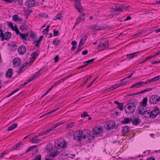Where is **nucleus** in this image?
<instances>
[{
  "mask_svg": "<svg viewBox=\"0 0 160 160\" xmlns=\"http://www.w3.org/2000/svg\"><path fill=\"white\" fill-rule=\"evenodd\" d=\"M67 145V143L62 138L57 139L54 143L55 147L57 149L65 148L66 147Z\"/></svg>",
  "mask_w": 160,
  "mask_h": 160,
  "instance_id": "nucleus-1",
  "label": "nucleus"
},
{
  "mask_svg": "<svg viewBox=\"0 0 160 160\" xmlns=\"http://www.w3.org/2000/svg\"><path fill=\"white\" fill-rule=\"evenodd\" d=\"M136 105L134 104L133 102H128V103L125 106V107L126 106H128L127 108L128 109L129 112L126 110L125 108H124L125 111V112L128 114H132L133 113L136 109Z\"/></svg>",
  "mask_w": 160,
  "mask_h": 160,
  "instance_id": "nucleus-2",
  "label": "nucleus"
},
{
  "mask_svg": "<svg viewBox=\"0 0 160 160\" xmlns=\"http://www.w3.org/2000/svg\"><path fill=\"white\" fill-rule=\"evenodd\" d=\"M74 139L79 142H81L82 139H83V132L82 130L77 131L73 134Z\"/></svg>",
  "mask_w": 160,
  "mask_h": 160,
  "instance_id": "nucleus-3",
  "label": "nucleus"
},
{
  "mask_svg": "<svg viewBox=\"0 0 160 160\" xmlns=\"http://www.w3.org/2000/svg\"><path fill=\"white\" fill-rule=\"evenodd\" d=\"M85 133L84 135L83 134V139H84L86 138H88V141L91 142L94 140L95 138L94 136H90L91 135V131L89 130H87L85 131Z\"/></svg>",
  "mask_w": 160,
  "mask_h": 160,
  "instance_id": "nucleus-4",
  "label": "nucleus"
},
{
  "mask_svg": "<svg viewBox=\"0 0 160 160\" xmlns=\"http://www.w3.org/2000/svg\"><path fill=\"white\" fill-rule=\"evenodd\" d=\"M159 96L157 95H152L150 98L149 101L151 104H155L159 101Z\"/></svg>",
  "mask_w": 160,
  "mask_h": 160,
  "instance_id": "nucleus-5",
  "label": "nucleus"
},
{
  "mask_svg": "<svg viewBox=\"0 0 160 160\" xmlns=\"http://www.w3.org/2000/svg\"><path fill=\"white\" fill-rule=\"evenodd\" d=\"M109 46L108 42L107 40L104 41V43H101L98 45V49L100 51L104 50Z\"/></svg>",
  "mask_w": 160,
  "mask_h": 160,
  "instance_id": "nucleus-6",
  "label": "nucleus"
},
{
  "mask_svg": "<svg viewBox=\"0 0 160 160\" xmlns=\"http://www.w3.org/2000/svg\"><path fill=\"white\" fill-rule=\"evenodd\" d=\"M75 4V8L78 10V12L82 13L83 10V8L81 5V0H74Z\"/></svg>",
  "mask_w": 160,
  "mask_h": 160,
  "instance_id": "nucleus-7",
  "label": "nucleus"
},
{
  "mask_svg": "<svg viewBox=\"0 0 160 160\" xmlns=\"http://www.w3.org/2000/svg\"><path fill=\"white\" fill-rule=\"evenodd\" d=\"M160 111L158 108L156 107L153 110L150 112L149 117L153 118L156 117L159 114Z\"/></svg>",
  "mask_w": 160,
  "mask_h": 160,
  "instance_id": "nucleus-8",
  "label": "nucleus"
},
{
  "mask_svg": "<svg viewBox=\"0 0 160 160\" xmlns=\"http://www.w3.org/2000/svg\"><path fill=\"white\" fill-rule=\"evenodd\" d=\"M106 128L108 130H110L113 129L115 128V122L113 121H111L107 122L106 123Z\"/></svg>",
  "mask_w": 160,
  "mask_h": 160,
  "instance_id": "nucleus-9",
  "label": "nucleus"
},
{
  "mask_svg": "<svg viewBox=\"0 0 160 160\" xmlns=\"http://www.w3.org/2000/svg\"><path fill=\"white\" fill-rule=\"evenodd\" d=\"M11 36L12 34L10 32H6L3 34V37L1 38H2L1 40V41H3L4 40L7 41L8 40Z\"/></svg>",
  "mask_w": 160,
  "mask_h": 160,
  "instance_id": "nucleus-10",
  "label": "nucleus"
},
{
  "mask_svg": "<svg viewBox=\"0 0 160 160\" xmlns=\"http://www.w3.org/2000/svg\"><path fill=\"white\" fill-rule=\"evenodd\" d=\"M102 127H96L93 129L92 133L94 135H97L99 134L101 132L103 131Z\"/></svg>",
  "mask_w": 160,
  "mask_h": 160,
  "instance_id": "nucleus-11",
  "label": "nucleus"
},
{
  "mask_svg": "<svg viewBox=\"0 0 160 160\" xmlns=\"http://www.w3.org/2000/svg\"><path fill=\"white\" fill-rule=\"evenodd\" d=\"M138 110V113L140 114H143V112H147L146 106H143L141 105L137 109V111Z\"/></svg>",
  "mask_w": 160,
  "mask_h": 160,
  "instance_id": "nucleus-12",
  "label": "nucleus"
},
{
  "mask_svg": "<svg viewBox=\"0 0 160 160\" xmlns=\"http://www.w3.org/2000/svg\"><path fill=\"white\" fill-rule=\"evenodd\" d=\"M26 47L23 46H21L18 48V52L19 54L21 55H23L26 52Z\"/></svg>",
  "mask_w": 160,
  "mask_h": 160,
  "instance_id": "nucleus-13",
  "label": "nucleus"
},
{
  "mask_svg": "<svg viewBox=\"0 0 160 160\" xmlns=\"http://www.w3.org/2000/svg\"><path fill=\"white\" fill-rule=\"evenodd\" d=\"M89 28L91 29L96 30H99L103 29L101 26H98L97 25H90L89 26Z\"/></svg>",
  "mask_w": 160,
  "mask_h": 160,
  "instance_id": "nucleus-14",
  "label": "nucleus"
},
{
  "mask_svg": "<svg viewBox=\"0 0 160 160\" xmlns=\"http://www.w3.org/2000/svg\"><path fill=\"white\" fill-rule=\"evenodd\" d=\"M21 62V60L19 58H15L13 60V64L14 67H18Z\"/></svg>",
  "mask_w": 160,
  "mask_h": 160,
  "instance_id": "nucleus-15",
  "label": "nucleus"
},
{
  "mask_svg": "<svg viewBox=\"0 0 160 160\" xmlns=\"http://www.w3.org/2000/svg\"><path fill=\"white\" fill-rule=\"evenodd\" d=\"M35 3V0H27L26 2V5L29 7H33Z\"/></svg>",
  "mask_w": 160,
  "mask_h": 160,
  "instance_id": "nucleus-16",
  "label": "nucleus"
},
{
  "mask_svg": "<svg viewBox=\"0 0 160 160\" xmlns=\"http://www.w3.org/2000/svg\"><path fill=\"white\" fill-rule=\"evenodd\" d=\"M143 85H144L143 81H140L133 84L130 88H137L141 87Z\"/></svg>",
  "mask_w": 160,
  "mask_h": 160,
  "instance_id": "nucleus-17",
  "label": "nucleus"
},
{
  "mask_svg": "<svg viewBox=\"0 0 160 160\" xmlns=\"http://www.w3.org/2000/svg\"><path fill=\"white\" fill-rule=\"evenodd\" d=\"M132 121V118H125L123 120L121 121L120 122L122 124H127L130 123Z\"/></svg>",
  "mask_w": 160,
  "mask_h": 160,
  "instance_id": "nucleus-18",
  "label": "nucleus"
},
{
  "mask_svg": "<svg viewBox=\"0 0 160 160\" xmlns=\"http://www.w3.org/2000/svg\"><path fill=\"white\" fill-rule=\"evenodd\" d=\"M41 141V139L37 136H36L34 138H32L30 142L32 143H39Z\"/></svg>",
  "mask_w": 160,
  "mask_h": 160,
  "instance_id": "nucleus-19",
  "label": "nucleus"
},
{
  "mask_svg": "<svg viewBox=\"0 0 160 160\" xmlns=\"http://www.w3.org/2000/svg\"><path fill=\"white\" fill-rule=\"evenodd\" d=\"M59 108H57L54 109V110H53L48 113H45V114H43V115L41 116L40 117V118H42L44 117H46L48 115L51 113L54 112H56V111L59 110Z\"/></svg>",
  "mask_w": 160,
  "mask_h": 160,
  "instance_id": "nucleus-20",
  "label": "nucleus"
},
{
  "mask_svg": "<svg viewBox=\"0 0 160 160\" xmlns=\"http://www.w3.org/2000/svg\"><path fill=\"white\" fill-rule=\"evenodd\" d=\"M12 69L11 68L9 69L6 74V77L8 78H10L12 77Z\"/></svg>",
  "mask_w": 160,
  "mask_h": 160,
  "instance_id": "nucleus-21",
  "label": "nucleus"
},
{
  "mask_svg": "<svg viewBox=\"0 0 160 160\" xmlns=\"http://www.w3.org/2000/svg\"><path fill=\"white\" fill-rule=\"evenodd\" d=\"M130 129V127L128 126H125L123 128L122 132V134L124 136L125 135L126 133L128 132Z\"/></svg>",
  "mask_w": 160,
  "mask_h": 160,
  "instance_id": "nucleus-22",
  "label": "nucleus"
},
{
  "mask_svg": "<svg viewBox=\"0 0 160 160\" xmlns=\"http://www.w3.org/2000/svg\"><path fill=\"white\" fill-rule=\"evenodd\" d=\"M43 36H41L39 37V39L38 40H36L35 42L33 43V44L36 47L38 48L39 43L41 40H42V38H43Z\"/></svg>",
  "mask_w": 160,
  "mask_h": 160,
  "instance_id": "nucleus-23",
  "label": "nucleus"
},
{
  "mask_svg": "<svg viewBox=\"0 0 160 160\" xmlns=\"http://www.w3.org/2000/svg\"><path fill=\"white\" fill-rule=\"evenodd\" d=\"M33 62V60H31L30 61H29L28 62H25V63L22 64V66L19 69L22 71V70L25 67L28 65H31L32 63Z\"/></svg>",
  "mask_w": 160,
  "mask_h": 160,
  "instance_id": "nucleus-24",
  "label": "nucleus"
},
{
  "mask_svg": "<svg viewBox=\"0 0 160 160\" xmlns=\"http://www.w3.org/2000/svg\"><path fill=\"white\" fill-rule=\"evenodd\" d=\"M72 76V75H68V76H67L65 78H62V79H61V80H60L58 81V82H55L54 83V85L52 86L53 87H55L58 84H59L61 82V81H62V80L64 81L65 79H66L67 78H70V77H71Z\"/></svg>",
  "mask_w": 160,
  "mask_h": 160,
  "instance_id": "nucleus-25",
  "label": "nucleus"
},
{
  "mask_svg": "<svg viewBox=\"0 0 160 160\" xmlns=\"http://www.w3.org/2000/svg\"><path fill=\"white\" fill-rule=\"evenodd\" d=\"M132 123L134 125H137L141 122V120L139 118H136L132 121Z\"/></svg>",
  "mask_w": 160,
  "mask_h": 160,
  "instance_id": "nucleus-26",
  "label": "nucleus"
},
{
  "mask_svg": "<svg viewBox=\"0 0 160 160\" xmlns=\"http://www.w3.org/2000/svg\"><path fill=\"white\" fill-rule=\"evenodd\" d=\"M12 20L15 22H20L22 20V19L19 18L18 15L16 14L12 16Z\"/></svg>",
  "mask_w": 160,
  "mask_h": 160,
  "instance_id": "nucleus-27",
  "label": "nucleus"
},
{
  "mask_svg": "<svg viewBox=\"0 0 160 160\" xmlns=\"http://www.w3.org/2000/svg\"><path fill=\"white\" fill-rule=\"evenodd\" d=\"M150 112L148 111H147V112H143V114H140L142 116L143 118H145L147 119L148 118H151L149 117Z\"/></svg>",
  "mask_w": 160,
  "mask_h": 160,
  "instance_id": "nucleus-28",
  "label": "nucleus"
},
{
  "mask_svg": "<svg viewBox=\"0 0 160 160\" xmlns=\"http://www.w3.org/2000/svg\"><path fill=\"white\" fill-rule=\"evenodd\" d=\"M17 126L18 124L17 123L13 124L8 128L7 130L8 131H11L13 130L16 127H17Z\"/></svg>",
  "mask_w": 160,
  "mask_h": 160,
  "instance_id": "nucleus-29",
  "label": "nucleus"
},
{
  "mask_svg": "<svg viewBox=\"0 0 160 160\" xmlns=\"http://www.w3.org/2000/svg\"><path fill=\"white\" fill-rule=\"evenodd\" d=\"M5 2H17L18 3V4H19L22 3V0H3Z\"/></svg>",
  "mask_w": 160,
  "mask_h": 160,
  "instance_id": "nucleus-30",
  "label": "nucleus"
},
{
  "mask_svg": "<svg viewBox=\"0 0 160 160\" xmlns=\"http://www.w3.org/2000/svg\"><path fill=\"white\" fill-rule=\"evenodd\" d=\"M39 52L38 50L34 52L31 54V57L35 59L38 56Z\"/></svg>",
  "mask_w": 160,
  "mask_h": 160,
  "instance_id": "nucleus-31",
  "label": "nucleus"
},
{
  "mask_svg": "<svg viewBox=\"0 0 160 160\" xmlns=\"http://www.w3.org/2000/svg\"><path fill=\"white\" fill-rule=\"evenodd\" d=\"M138 52H135L130 54H127V57L128 58L130 59L132 58L135 57H136L137 55Z\"/></svg>",
  "mask_w": 160,
  "mask_h": 160,
  "instance_id": "nucleus-32",
  "label": "nucleus"
},
{
  "mask_svg": "<svg viewBox=\"0 0 160 160\" xmlns=\"http://www.w3.org/2000/svg\"><path fill=\"white\" fill-rule=\"evenodd\" d=\"M71 44L72 45V46L71 48V50L72 51H74L75 50V49H76L77 47V43L76 41H73L72 42Z\"/></svg>",
  "mask_w": 160,
  "mask_h": 160,
  "instance_id": "nucleus-33",
  "label": "nucleus"
},
{
  "mask_svg": "<svg viewBox=\"0 0 160 160\" xmlns=\"http://www.w3.org/2000/svg\"><path fill=\"white\" fill-rule=\"evenodd\" d=\"M20 28L22 31H23L24 30H28V27L25 23H23L20 26Z\"/></svg>",
  "mask_w": 160,
  "mask_h": 160,
  "instance_id": "nucleus-34",
  "label": "nucleus"
},
{
  "mask_svg": "<svg viewBox=\"0 0 160 160\" xmlns=\"http://www.w3.org/2000/svg\"><path fill=\"white\" fill-rule=\"evenodd\" d=\"M147 100L148 98H144L142 101L141 102V105L146 106L147 105Z\"/></svg>",
  "mask_w": 160,
  "mask_h": 160,
  "instance_id": "nucleus-35",
  "label": "nucleus"
},
{
  "mask_svg": "<svg viewBox=\"0 0 160 160\" xmlns=\"http://www.w3.org/2000/svg\"><path fill=\"white\" fill-rule=\"evenodd\" d=\"M24 12L26 14V16L27 17L26 18L27 19L28 16L32 12V10L28 9L25 10Z\"/></svg>",
  "mask_w": 160,
  "mask_h": 160,
  "instance_id": "nucleus-36",
  "label": "nucleus"
},
{
  "mask_svg": "<svg viewBox=\"0 0 160 160\" xmlns=\"http://www.w3.org/2000/svg\"><path fill=\"white\" fill-rule=\"evenodd\" d=\"M41 74L39 70L38 72H36L35 74L32 77L29 79V81H32L35 78L37 77L38 75Z\"/></svg>",
  "mask_w": 160,
  "mask_h": 160,
  "instance_id": "nucleus-37",
  "label": "nucleus"
},
{
  "mask_svg": "<svg viewBox=\"0 0 160 160\" xmlns=\"http://www.w3.org/2000/svg\"><path fill=\"white\" fill-rule=\"evenodd\" d=\"M82 38L81 39H82L83 40L86 41L88 38V34L87 32L83 33L82 35Z\"/></svg>",
  "mask_w": 160,
  "mask_h": 160,
  "instance_id": "nucleus-38",
  "label": "nucleus"
},
{
  "mask_svg": "<svg viewBox=\"0 0 160 160\" xmlns=\"http://www.w3.org/2000/svg\"><path fill=\"white\" fill-rule=\"evenodd\" d=\"M126 78H124L121 81V82L118 84L120 87L125 85L128 82L127 81L125 80Z\"/></svg>",
  "mask_w": 160,
  "mask_h": 160,
  "instance_id": "nucleus-39",
  "label": "nucleus"
},
{
  "mask_svg": "<svg viewBox=\"0 0 160 160\" xmlns=\"http://www.w3.org/2000/svg\"><path fill=\"white\" fill-rule=\"evenodd\" d=\"M81 18L82 16H79V17L78 18L77 20L75 22V24L73 28V29H74L75 28L76 25H78L80 22Z\"/></svg>",
  "mask_w": 160,
  "mask_h": 160,
  "instance_id": "nucleus-40",
  "label": "nucleus"
},
{
  "mask_svg": "<svg viewBox=\"0 0 160 160\" xmlns=\"http://www.w3.org/2000/svg\"><path fill=\"white\" fill-rule=\"evenodd\" d=\"M20 90V89L17 88L16 90L13 91L12 92H11V93H10L8 95L6 96V97H7V98H8L9 97H10L11 96H12V95H13V94H14V93H15V92H16L17 91H19Z\"/></svg>",
  "mask_w": 160,
  "mask_h": 160,
  "instance_id": "nucleus-41",
  "label": "nucleus"
},
{
  "mask_svg": "<svg viewBox=\"0 0 160 160\" xmlns=\"http://www.w3.org/2000/svg\"><path fill=\"white\" fill-rule=\"evenodd\" d=\"M50 27V25H47V28L45 29H44L42 31V32L44 34H48V32L49 31V27Z\"/></svg>",
  "mask_w": 160,
  "mask_h": 160,
  "instance_id": "nucleus-42",
  "label": "nucleus"
},
{
  "mask_svg": "<svg viewBox=\"0 0 160 160\" xmlns=\"http://www.w3.org/2000/svg\"><path fill=\"white\" fill-rule=\"evenodd\" d=\"M22 144L21 142H19L18 144H16L15 145V147H14L11 150H18V148L19 147L20 145H22Z\"/></svg>",
  "mask_w": 160,
  "mask_h": 160,
  "instance_id": "nucleus-43",
  "label": "nucleus"
},
{
  "mask_svg": "<svg viewBox=\"0 0 160 160\" xmlns=\"http://www.w3.org/2000/svg\"><path fill=\"white\" fill-rule=\"evenodd\" d=\"M62 16L61 14H59L57 15L53 18V20H61Z\"/></svg>",
  "mask_w": 160,
  "mask_h": 160,
  "instance_id": "nucleus-44",
  "label": "nucleus"
},
{
  "mask_svg": "<svg viewBox=\"0 0 160 160\" xmlns=\"http://www.w3.org/2000/svg\"><path fill=\"white\" fill-rule=\"evenodd\" d=\"M152 88H147L145 89L142 90L141 91V92H142V93H143L146 92H149L151 91L152 90Z\"/></svg>",
  "mask_w": 160,
  "mask_h": 160,
  "instance_id": "nucleus-45",
  "label": "nucleus"
},
{
  "mask_svg": "<svg viewBox=\"0 0 160 160\" xmlns=\"http://www.w3.org/2000/svg\"><path fill=\"white\" fill-rule=\"evenodd\" d=\"M115 8L113 9L114 11H119L122 12V11L121 10L120 7L119 6H117L116 5H115Z\"/></svg>",
  "mask_w": 160,
  "mask_h": 160,
  "instance_id": "nucleus-46",
  "label": "nucleus"
},
{
  "mask_svg": "<svg viewBox=\"0 0 160 160\" xmlns=\"http://www.w3.org/2000/svg\"><path fill=\"white\" fill-rule=\"evenodd\" d=\"M20 38L22 39L24 41H26L27 38L26 37L24 34V33H21L20 34Z\"/></svg>",
  "mask_w": 160,
  "mask_h": 160,
  "instance_id": "nucleus-47",
  "label": "nucleus"
},
{
  "mask_svg": "<svg viewBox=\"0 0 160 160\" xmlns=\"http://www.w3.org/2000/svg\"><path fill=\"white\" fill-rule=\"evenodd\" d=\"M160 76H157L152 78V81L153 82H155L159 80L160 79Z\"/></svg>",
  "mask_w": 160,
  "mask_h": 160,
  "instance_id": "nucleus-48",
  "label": "nucleus"
},
{
  "mask_svg": "<svg viewBox=\"0 0 160 160\" xmlns=\"http://www.w3.org/2000/svg\"><path fill=\"white\" fill-rule=\"evenodd\" d=\"M118 108L121 111H122L123 110V104L122 103H120L118 105Z\"/></svg>",
  "mask_w": 160,
  "mask_h": 160,
  "instance_id": "nucleus-49",
  "label": "nucleus"
},
{
  "mask_svg": "<svg viewBox=\"0 0 160 160\" xmlns=\"http://www.w3.org/2000/svg\"><path fill=\"white\" fill-rule=\"evenodd\" d=\"M144 32L143 31H142L140 32H138L137 33L133 35V36L135 37V38L138 37V35L139 36L142 34H143Z\"/></svg>",
  "mask_w": 160,
  "mask_h": 160,
  "instance_id": "nucleus-50",
  "label": "nucleus"
},
{
  "mask_svg": "<svg viewBox=\"0 0 160 160\" xmlns=\"http://www.w3.org/2000/svg\"><path fill=\"white\" fill-rule=\"evenodd\" d=\"M58 154L57 152H56L54 153H51L50 155L49 156L52 157H56Z\"/></svg>",
  "mask_w": 160,
  "mask_h": 160,
  "instance_id": "nucleus-51",
  "label": "nucleus"
},
{
  "mask_svg": "<svg viewBox=\"0 0 160 160\" xmlns=\"http://www.w3.org/2000/svg\"><path fill=\"white\" fill-rule=\"evenodd\" d=\"M119 87L120 86L118 84H114L113 86L111 87V90H112Z\"/></svg>",
  "mask_w": 160,
  "mask_h": 160,
  "instance_id": "nucleus-52",
  "label": "nucleus"
},
{
  "mask_svg": "<svg viewBox=\"0 0 160 160\" xmlns=\"http://www.w3.org/2000/svg\"><path fill=\"white\" fill-rule=\"evenodd\" d=\"M8 23V25L10 27L12 30H14V28L13 26V24L12 22H7Z\"/></svg>",
  "mask_w": 160,
  "mask_h": 160,
  "instance_id": "nucleus-53",
  "label": "nucleus"
},
{
  "mask_svg": "<svg viewBox=\"0 0 160 160\" xmlns=\"http://www.w3.org/2000/svg\"><path fill=\"white\" fill-rule=\"evenodd\" d=\"M60 42V40H58L57 41L56 39H55L53 42V44L55 45H58L59 43Z\"/></svg>",
  "mask_w": 160,
  "mask_h": 160,
  "instance_id": "nucleus-54",
  "label": "nucleus"
},
{
  "mask_svg": "<svg viewBox=\"0 0 160 160\" xmlns=\"http://www.w3.org/2000/svg\"><path fill=\"white\" fill-rule=\"evenodd\" d=\"M15 26L16 27V29H14V30H13L15 31L16 33L17 34H19V35H20V34H21L22 33H20L19 31L18 30L17 25H15Z\"/></svg>",
  "mask_w": 160,
  "mask_h": 160,
  "instance_id": "nucleus-55",
  "label": "nucleus"
},
{
  "mask_svg": "<svg viewBox=\"0 0 160 160\" xmlns=\"http://www.w3.org/2000/svg\"><path fill=\"white\" fill-rule=\"evenodd\" d=\"M41 160V155H39L38 156H36L34 159L32 160Z\"/></svg>",
  "mask_w": 160,
  "mask_h": 160,
  "instance_id": "nucleus-56",
  "label": "nucleus"
},
{
  "mask_svg": "<svg viewBox=\"0 0 160 160\" xmlns=\"http://www.w3.org/2000/svg\"><path fill=\"white\" fill-rule=\"evenodd\" d=\"M53 32L54 36H56L58 35L59 34V31L58 30H56L55 29H54Z\"/></svg>",
  "mask_w": 160,
  "mask_h": 160,
  "instance_id": "nucleus-57",
  "label": "nucleus"
},
{
  "mask_svg": "<svg viewBox=\"0 0 160 160\" xmlns=\"http://www.w3.org/2000/svg\"><path fill=\"white\" fill-rule=\"evenodd\" d=\"M74 122H71L70 124L67 125L66 126L67 128H70L73 127Z\"/></svg>",
  "mask_w": 160,
  "mask_h": 160,
  "instance_id": "nucleus-58",
  "label": "nucleus"
},
{
  "mask_svg": "<svg viewBox=\"0 0 160 160\" xmlns=\"http://www.w3.org/2000/svg\"><path fill=\"white\" fill-rule=\"evenodd\" d=\"M95 59V58H93L91 60H88L87 61H86V62H83V63H87L88 64L91 63L93 61H94V60Z\"/></svg>",
  "mask_w": 160,
  "mask_h": 160,
  "instance_id": "nucleus-59",
  "label": "nucleus"
},
{
  "mask_svg": "<svg viewBox=\"0 0 160 160\" xmlns=\"http://www.w3.org/2000/svg\"><path fill=\"white\" fill-rule=\"evenodd\" d=\"M152 79H151L147 80L145 82H143L144 84L145 85V84H147L150 83H151V82H153L152 81Z\"/></svg>",
  "mask_w": 160,
  "mask_h": 160,
  "instance_id": "nucleus-60",
  "label": "nucleus"
},
{
  "mask_svg": "<svg viewBox=\"0 0 160 160\" xmlns=\"http://www.w3.org/2000/svg\"><path fill=\"white\" fill-rule=\"evenodd\" d=\"M36 146H35V145L33 146L30 147L26 151V152H28L29 151H30L32 150L33 149L36 148Z\"/></svg>",
  "mask_w": 160,
  "mask_h": 160,
  "instance_id": "nucleus-61",
  "label": "nucleus"
},
{
  "mask_svg": "<svg viewBox=\"0 0 160 160\" xmlns=\"http://www.w3.org/2000/svg\"><path fill=\"white\" fill-rule=\"evenodd\" d=\"M89 116V115L88 114L87 112H84L83 114L81 115V117H85L87 116Z\"/></svg>",
  "mask_w": 160,
  "mask_h": 160,
  "instance_id": "nucleus-62",
  "label": "nucleus"
},
{
  "mask_svg": "<svg viewBox=\"0 0 160 160\" xmlns=\"http://www.w3.org/2000/svg\"><path fill=\"white\" fill-rule=\"evenodd\" d=\"M9 152L8 150H5L2 152L1 153V154L2 155H4L7 154H8L9 153Z\"/></svg>",
  "mask_w": 160,
  "mask_h": 160,
  "instance_id": "nucleus-63",
  "label": "nucleus"
},
{
  "mask_svg": "<svg viewBox=\"0 0 160 160\" xmlns=\"http://www.w3.org/2000/svg\"><path fill=\"white\" fill-rule=\"evenodd\" d=\"M59 57L58 56L56 55V56L55 58H54V60H55V62H57L59 60Z\"/></svg>",
  "mask_w": 160,
  "mask_h": 160,
  "instance_id": "nucleus-64",
  "label": "nucleus"
}]
</instances>
